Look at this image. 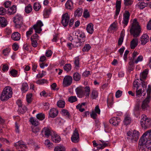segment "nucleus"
I'll return each mask as SVG.
<instances>
[{"mask_svg":"<svg viewBox=\"0 0 151 151\" xmlns=\"http://www.w3.org/2000/svg\"><path fill=\"white\" fill-rule=\"evenodd\" d=\"M6 12V10L3 7H0V15H4Z\"/></svg>","mask_w":151,"mask_h":151,"instance_id":"052dcab7","label":"nucleus"},{"mask_svg":"<svg viewBox=\"0 0 151 151\" xmlns=\"http://www.w3.org/2000/svg\"><path fill=\"white\" fill-rule=\"evenodd\" d=\"M43 25L42 22L41 20H38V34H40L42 31L41 27Z\"/></svg>","mask_w":151,"mask_h":151,"instance_id":"5fc2aeb1","label":"nucleus"},{"mask_svg":"<svg viewBox=\"0 0 151 151\" xmlns=\"http://www.w3.org/2000/svg\"><path fill=\"white\" fill-rule=\"evenodd\" d=\"M9 52L10 50L8 48H6L3 50V54L4 56H7L8 55Z\"/></svg>","mask_w":151,"mask_h":151,"instance_id":"69168bd1","label":"nucleus"},{"mask_svg":"<svg viewBox=\"0 0 151 151\" xmlns=\"http://www.w3.org/2000/svg\"><path fill=\"white\" fill-rule=\"evenodd\" d=\"M52 11V9L51 7L45 8L43 11L44 17L45 18H48L51 14Z\"/></svg>","mask_w":151,"mask_h":151,"instance_id":"dca6fc26","label":"nucleus"},{"mask_svg":"<svg viewBox=\"0 0 151 151\" xmlns=\"http://www.w3.org/2000/svg\"><path fill=\"white\" fill-rule=\"evenodd\" d=\"M86 30L88 33L90 34H92L93 32V25L90 23L87 25Z\"/></svg>","mask_w":151,"mask_h":151,"instance_id":"c85d7f7f","label":"nucleus"},{"mask_svg":"<svg viewBox=\"0 0 151 151\" xmlns=\"http://www.w3.org/2000/svg\"><path fill=\"white\" fill-rule=\"evenodd\" d=\"M29 121L32 125V132L35 133H36L38 132V128L37 127L38 122L33 117H31L30 118Z\"/></svg>","mask_w":151,"mask_h":151,"instance_id":"6e6552de","label":"nucleus"},{"mask_svg":"<svg viewBox=\"0 0 151 151\" xmlns=\"http://www.w3.org/2000/svg\"><path fill=\"white\" fill-rule=\"evenodd\" d=\"M45 118V115L42 113H38V120L40 121L43 120Z\"/></svg>","mask_w":151,"mask_h":151,"instance_id":"4d7b16f0","label":"nucleus"},{"mask_svg":"<svg viewBox=\"0 0 151 151\" xmlns=\"http://www.w3.org/2000/svg\"><path fill=\"white\" fill-rule=\"evenodd\" d=\"M77 101L76 96H71L68 99V101L71 103H73Z\"/></svg>","mask_w":151,"mask_h":151,"instance_id":"79ce46f5","label":"nucleus"},{"mask_svg":"<svg viewBox=\"0 0 151 151\" xmlns=\"http://www.w3.org/2000/svg\"><path fill=\"white\" fill-rule=\"evenodd\" d=\"M9 98H11V96H8L6 94L2 92L1 95L0 96V99L1 101H4L8 100Z\"/></svg>","mask_w":151,"mask_h":151,"instance_id":"7c9ffc66","label":"nucleus"},{"mask_svg":"<svg viewBox=\"0 0 151 151\" xmlns=\"http://www.w3.org/2000/svg\"><path fill=\"white\" fill-rule=\"evenodd\" d=\"M138 40L137 38L132 39L130 42V47L131 49H134L137 45Z\"/></svg>","mask_w":151,"mask_h":151,"instance_id":"393cba45","label":"nucleus"},{"mask_svg":"<svg viewBox=\"0 0 151 151\" xmlns=\"http://www.w3.org/2000/svg\"><path fill=\"white\" fill-rule=\"evenodd\" d=\"M27 110V108L26 107L24 106H22L19 108H18V111L19 113L23 114Z\"/></svg>","mask_w":151,"mask_h":151,"instance_id":"58836bf2","label":"nucleus"},{"mask_svg":"<svg viewBox=\"0 0 151 151\" xmlns=\"http://www.w3.org/2000/svg\"><path fill=\"white\" fill-rule=\"evenodd\" d=\"M116 28V24L115 22H113L110 26L109 29L111 31L114 30Z\"/></svg>","mask_w":151,"mask_h":151,"instance_id":"0e129e2a","label":"nucleus"},{"mask_svg":"<svg viewBox=\"0 0 151 151\" xmlns=\"http://www.w3.org/2000/svg\"><path fill=\"white\" fill-rule=\"evenodd\" d=\"M61 23L64 27H66L68 25L71 27L74 23V19L72 18L70 20V17L68 13L63 14L62 16Z\"/></svg>","mask_w":151,"mask_h":151,"instance_id":"20e7f679","label":"nucleus"},{"mask_svg":"<svg viewBox=\"0 0 151 151\" xmlns=\"http://www.w3.org/2000/svg\"><path fill=\"white\" fill-rule=\"evenodd\" d=\"M84 91L83 87H79L77 88L75 91L78 97L81 98L85 95L86 96H89L90 91V89L89 86H86L85 88Z\"/></svg>","mask_w":151,"mask_h":151,"instance_id":"7ed1b4c3","label":"nucleus"},{"mask_svg":"<svg viewBox=\"0 0 151 151\" xmlns=\"http://www.w3.org/2000/svg\"><path fill=\"white\" fill-rule=\"evenodd\" d=\"M17 11V7L15 5H13L8 10V13L10 15L14 14Z\"/></svg>","mask_w":151,"mask_h":151,"instance_id":"cd10ccee","label":"nucleus"},{"mask_svg":"<svg viewBox=\"0 0 151 151\" xmlns=\"http://www.w3.org/2000/svg\"><path fill=\"white\" fill-rule=\"evenodd\" d=\"M81 40H79V41L78 42H74L73 44L74 45L75 47H78L81 45L82 42H83Z\"/></svg>","mask_w":151,"mask_h":151,"instance_id":"8fccbe9b","label":"nucleus"},{"mask_svg":"<svg viewBox=\"0 0 151 151\" xmlns=\"http://www.w3.org/2000/svg\"><path fill=\"white\" fill-rule=\"evenodd\" d=\"M65 147L59 145L55 147L54 151H65Z\"/></svg>","mask_w":151,"mask_h":151,"instance_id":"f704fd0d","label":"nucleus"},{"mask_svg":"<svg viewBox=\"0 0 151 151\" xmlns=\"http://www.w3.org/2000/svg\"><path fill=\"white\" fill-rule=\"evenodd\" d=\"M135 63L133 61L130 60L129 63L128 70L130 71H132L134 68V64Z\"/></svg>","mask_w":151,"mask_h":151,"instance_id":"72a5a7b5","label":"nucleus"},{"mask_svg":"<svg viewBox=\"0 0 151 151\" xmlns=\"http://www.w3.org/2000/svg\"><path fill=\"white\" fill-rule=\"evenodd\" d=\"M121 122L120 118L118 117L112 118L109 121V123L114 126H118Z\"/></svg>","mask_w":151,"mask_h":151,"instance_id":"2eb2a0df","label":"nucleus"},{"mask_svg":"<svg viewBox=\"0 0 151 151\" xmlns=\"http://www.w3.org/2000/svg\"><path fill=\"white\" fill-rule=\"evenodd\" d=\"M51 137L52 141L55 143H58L60 141L61 138L60 137L55 133Z\"/></svg>","mask_w":151,"mask_h":151,"instance_id":"5701e85b","label":"nucleus"},{"mask_svg":"<svg viewBox=\"0 0 151 151\" xmlns=\"http://www.w3.org/2000/svg\"><path fill=\"white\" fill-rule=\"evenodd\" d=\"M72 78L70 76H67L65 77L63 81L64 87H68L70 86L72 82Z\"/></svg>","mask_w":151,"mask_h":151,"instance_id":"1a4fd4ad","label":"nucleus"},{"mask_svg":"<svg viewBox=\"0 0 151 151\" xmlns=\"http://www.w3.org/2000/svg\"><path fill=\"white\" fill-rule=\"evenodd\" d=\"M13 22L16 25L21 26L23 23V18L21 15L17 14L14 17Z\"/></svg>","mask_w":151,"mask_h":151,"instance_id":"9d476101","label":"nucleus"},{"mask_svg":"<svg viewBox=\"0 0 151 151\" xmlns=\"http://www.w3.org/2000/svg\"><path fill=\"white\" fill-rule=\"evenodd\" d=\"M143 57L142 55L139 56L137 59L134 61V62L135 64H137L138 62L141 61L143 60Z\"/></svg>","mask_w":151,"mask_h":151,"instance_id":"6e6d98bb","label":"nucleus"},{"mask_svg":"<svg viewBox=\"0 0 151 151\" xmlns=\"http://www.w3.org/2000/svg\"><path fill=\"white\" fill-rule=\"evenodd\" d=\"M74 63L76 67H79V60L78 58H75Z\"/></svg>","mask_w":151,"mask_h":151,"instance_id":"338daca9","label":"nucleus"},{"mask_svg":"<svg viewBox=\"0 0 151 151\" xmlns=\"http://www.w3.org/2000/svg\"><path fill=\"white\" fill-rule=\"evenodd\" d=\"M91 48V46L89 44H86L82 49V51L84 52L88 51Z\"/></svg>","mask_w":151,"mask_h":151,"instance_id":"a18cd8bd","label":"nucleus"},{"mask_svg":"<svg viewBox=\"0 0 151 151\" xmlns=\"http://www.w3.org/2000/svg\"><path fill=\"white\" fill-rule=\"evenodd\" d=\"M121 1L117 0L116 2V12L115 15V17H117L119 14L121 7Z\"/></svg>","mask_w":151,"mask_h":151,"instance_id":"f3484780","label":"nucleus"},{"mask_svg":"<svg viewBox=\"0 0 151 151\" xmlns=\"http://www.w3.org/2000/svg\"><path fill=\"white\" fill-rule=\"evenodd\" d=\"M65 104L64 101L60 100L57 102V105L60 108H63L65 107Z\"/></svg>","mask_w":151,"mask_h":151,"instance_id":"a19ab883","label":"nucleus"},{"mask_svg":"<svg viewBox=\"0 0 151 151\" xmlns=\"http://www.w3.org/2000/svg\"><path fill=\"white\" fill-rule=\"evenodd\" d=\"M11 38L14 41L19 40L21 38L20 35L18 32H14L12 34Z\"/></svg>","mask_w":151,"mask_h":151,"instance_id":"4be33fe9","label":"nucleus"},{"mask_svg":"<svg viewBox=\"0 0 151 151\" xmlns=\"http://www.w3.org/2000/svg\"><path fill=\"white\" fill-rule=\"evenodd\" d=\"M130 16V14L129 12L128 11H126L125 13L123 14V20L122 21V23L124 24V27L127 25Z\"/></svg>","mask_w":151,"mask_h":151,"instance_id":"9b49d317","label":"nucleus"},{"mask_svg":"<svg viewBox=\"0 0 151 151\" xmlns=\"http://www.w3.org/2000/svg\"><path fill=\"white\" fill-rule=\"evenodd\" d=\"M44 132L45 137H47L50 136L52 137L54 133L51 129L47 127H45L43 129L41 132Z\"/></svg>","mask_w":151,"mask_h":151,"instance_id":"4468645a","label":"nucleus"},{"mask_svg":"<svg viewBox=\"0 0 151 151\" xmlns=\"http://www.w3.org/2000/svg\"><path fill=\"white\" fill-rule=\"evenodd\" d=\"M137 81H139L138 79L135 80L134 82L133 83V86L134 88H136V96L137 97H139L140 96L142 95V93H143L144 95L143 96H145L146 93H143L145 89L144 88H139V86H140L141 84L138 82Z\"/></svg>","mask_w":151,"mask_h":151,"instance_id":"0eeeda50","label":"nucleus"},{"mask_svg":"<svg viewBox=\"0 0 151 151\" xmlns=\"http://www.w3.org/2000/svg\"><path fill=\"white\" fill-rule=\"evenodd\" d=\"M124 36L121 33L119 37L118 40V45L119 46L122 45L123 41Z\"/></svg>","mask_w":151,"mask_h":151,"instance_id":"c03bdc74","label":"nucleus"},{"mask_svg":"<svg viewBox=\"0 0 151 151\" xmlns=\"http://www.w3.org/2000/svg\"><path fill=\"white\" fill-rule=\"evenodd\" d=\"M62 112L63 114L65 116H67L68 117L70 116V113L68 111L65 109L62 110Z\"/></svg>","mask_w":151,"mask_h":151,"instance_id":"13d9d810","label":"nucleus"},{"mask_svg":"<svg viewBox=\"0 0 151 151\" xmlns=\"http://www.w3.org/2000/svg\"><path fill=\"white\" fill-rule=\"evenodd\" d=\"M140 109V106L139 104L136 105L134 109V112L135 114H139V110Z\"/></svg>","mask_w":151,"mask_h":151,"instance_id":"603ef678","label":"nucleus"},{"mask_svg":"<svg viewBox=\"0 0 151 151\" xmlns=\"http://www.w3.org/2000/svg\"><path fill=\"white\" fill-rule=\"evenodd\" d=\"M140 151H151V129L144 133L139 142Z\"/></svg>","mask_w":151,"mask_h":151,"instance_id":"f257e3e1","label":"nucleus"},{"mask_svg":"<svg viewBox=\"0 0 151 151\" xmlns=\"http://www.w3.org/2000/svg\"><path fill=\"white\" fill-rule=\"evenodd\" d=\"M75 35L77 36L78 37H79L81 38V39L80 40H81L83 42L85 41L86 39V36L84 32H80L79 31H77L75 33Z\"/></svg>","mask_w":151,"mask_h":151,"instance_id":"412c9836","label":"nucleus"},{"mask_svg":"<svg viewBox=\"0 0 151 151\" xmlns=\"http://www.w3.org/2000/svg\"><path fill=\"white\" fill-rule=\"evenodd\" d=\"M83 16L85 18H87L89 17L90 15L87 10H86L84 11Z\"/></svg>","mask_w":151,"mask_h":151,"instance_id":"774afa93","label":"nucleus"},{"mask_svg":"<svg viewBox=\"0 0 151 151\" xmlns=\"http://www.w3.org/2000/svg\"><path fill=\"white\" fill-rule=\"evenodd\" d=\"M72 141L75 143L78 142L79 140V134L77 130L75 129L71 137Z\"/></svg>","mask_w":151,"mask_h":151,"instance_id":"ddd939ff","label":"nucleus"},{"mask_svg":"<svg viewBox=\"0 0 151 151\" xmlns=\"http://www.w3.org/2000/svg\"><path fill=\"white\" fill-rule=\"evenodd\" d=\"M2 92L7 94L8 96L9 95V96H11V97H12V88L9 86H7L4 88Z\"/></svg>","mask_w":151,"mask_h":151,"instance_id":"a211bd4d","label":"nucleus"},{"mask_svg":"<svg viewBox=\"0 0 151 151\" xmlns=\"http://www.w3.org/2000/svg\"><path fill=\"white\" fill-rule=\"evenodd\" d=\"M0 24L2 27H5L7 25V22L6 19L2 17H0Z\"/></svg>","mask_w":151,"mask_h":151,"instance_id":"2f4dec72","label":"nucleus"},{"mask_svg":"<svg viewBox=\"0 0 151 151\" xmlns=\"http://www.w3.org/2000/svg\"><path fill=\"white\" fill-rule=\"evenodd\" d=\"M150 97H146L142 101L141 107L142 110H146L148 107H149V104L150 101L151 100L149 98Z\"/></svg>","mask_w":151,"mask_h":151,"instance_id":"f8f14e48","label":"nucleus"},{"mask_svg":"<svg viewBox=\"0 0 151 151\" xmlns=\"http://www.w3.org/2000/svg\"><path fill=\"white\" fill-rule=\"evenodd\" d=\"M131 119L130 117L127 116L125 117L124 121V124L127 125L131 123Z\"/></svg>","mask_w":151,"mask_h":151,"instance_id":"e433bc0d","label":"nucleus"},{"mask_svg":"<svg viewBox=\"0 0 151 151\" xmlns=\"http://www.w3.org/2000/svg\"><path fill=\"white\" fill-rule=\"evenodd\" d=\"M138 54L139 53L138 52L134 51L132 53V57L129 60L134 61L135 60V58Z\"/></svg>","mask_w":151,"mask_h":151,"instance_id":"864d4df0","label":"nucleus"},{"mask_svg":"<svg viewBox=\"0 0 151 151\" xmlns=\"http://www.w3.org/2000/svg\"><path fill=\"white\" fill-rule=\"evenodd\" d=\"M98 96V92L95 90H93L92 91L91 94V98L92 99H95Z\"/></svg>","mask_w":151,"mask_h":151,"instance_id":"ea45409f","label":"nucleus"},{"mask_svg":"<svg viewBox=\"0 0 151 151\" xmlns=\"http://www.w3.org/2000/svg\"><path fill=\"white\" fill-rule=\"evenodd\" d=\"M127 135L128 136L127 137V139L128 140H133L132 133V132L130 131L128 132L127 133Z\"/></svg>","mask_w":151,"mask_h":151,"instance_id":"de8ad7c7","label":"nucleus"},{"mask_svg":"<svg viewBox=\"0 0 151 151\" xmlns=\"http://www.w3.org/2000/svg\"><path fill=\"white\" fill-rule=\"evenodd\" d=\"M148 73V70L147 69H146L144 70L140 73V79L141 81H142L143 80H144L146 79L147 77Z\"/></svg>","mask_w":151,"mask_h":151,"instance_id":"a878e982","label":"nucleus"},{"mask_svg":"<svg viewBox=\"0 0 151 151\" xmlns=\"http://www.w3.org/2000/svg\"><path fill=\"white\" fill-rule=\"evenodd\" d=\"M43 109L45 110H47L50 108V104L48 102L43 103Z\"/></svg>","mask_w":151,"mask_h":151,"instance_id":"3c124183","label":"nucleus"},{"mask_svg":"<svg viewBox=\"0 0 151 151\" xmlns=\"http://www.w3.org/2000/svg\"><path fill=\"white\" fill-rule=\"evenodd\" d=\"M64 70L67 72L70 71L71 68V65L69 64H66L64 66Z\"/></svg>","mask_w":151,"mask_h":151,"instance_id":"49530a36","label":"nucleus"},{"mask_svg":"<svg viewBox=\"0 0 151 151\" xmlns=\"http://www.w3.org/2000/svg\"><path fill=\"white\" fill-rule=\"evenodd\" d=\"M147 5V4L144 2H142L140 3L139 6L140 9H142L145 8V7H146Z\"/></svg>","mask_w":151,"mask_h":151,"instance_id":"680f3d73","label":"nucleus"},{"mask_svg":"<svg viewBox=\"0 0 151 151\" xmlns=\"http://www.w3.org/2000/svg\"><path fill=\"white\" fill-rule=\"evenodd\" d=\"M32 97V94L31 93L27 94L26 96V99L27 102L28 103H30L32 101L31 97Z\"/></svg>","mask_w":151,"mask_h":151,"instance_id":"bf43d9fd","label":"nucleus"},{"mask_svg":"<svg viewBox=\"0 0 151 151\" xmlns=\"http://www.w3.org/2000/svg\"><path fill=\"white\" fill-rule=\"evenodd\" d=\"M22 86L21 90L23 92L25 93L28 90V86L27 83H23Z\"/></svg>","mask_w":151,"mask_h":151,"instance_id":"4c0bfd02","label":"nucleus"},{"mask_svg":"<svg viewBox=\"0 0 151 151\" xmlns=\"http://www.w3.org/2000/svg\"><path fill=\"white\" fill-rule=\"evenodd\" d=\"M139 132L138 131L134 130L132 133L133 140L136 141L139 139Z\"/></svg>","mask_w":151,"mask_h":151,"instance_id":"c756f323","label":"nucleus"},{"mask_svg":"<svg viewBox=\"0 0 151 151\" xmlns=\"http://www.w3.org/2000/svg\"><path fill=\"white\" fill-rule=\"evenodd\" d=\"M148 39L149 37L146 34H143L141 36L140 39L141 44L143 45L145 44L147 42Z\"/></svg>","mask_w":151,"mask_h":151,"instance_id":"b1692460","label":"nucleus"},{"mask_svg":"<svg viewBox=\"0 0 151 151\" xmlns=\"http://www.w3.org/2000/svg\"><path fill=\"white\" fill-rule=\"evenodd\" d=\"M58 113V111L55 108L51 109L49 113L50 116L52 118H54L57 116Z\"/></svg>","mask_w":151,"mask_h":151,"instance_id":"aec40b11","label":"nucleus"},{"mask_svg":"<svg viewBox=\"0 0 151 151\" xmlns=\"http://www.w3.org/2000/svg\"><path fill=\"white\" fill-rule=\"evenodd\" d=\"M15 146L17 148H22L23 147L25 148H27V146L25 143L22 140L18 141L17 143L15 144Z\"/></svg>","mask_w":151,"mask_h":151,"instance_id":"bb28decb","label":"nucleus"},{"mask_svg":"<svg viewBox=\"0 0 151 151\" xmlns=\"http://www.w3.org/2000/svg\"><path fill=\"white\" fill-rule=\"evenodd\" d=\"M124 4L126 6L131 5L132 3L131 0H124Z\"/></svg>","mask_w":151,"mask_h":151,"instance_id":"e2e57ef3","label":"nucleus"},{"mask_svg":"<svg viewBox=\"0 0 151 151\" xmlns=\"http://www.w3.org/2000/svg\"><path fill=\"white\" fill-rule=\"evenodd\" d=\"M32 6L31 5L29 4L25 7V12L27 14H28L32 11Z\"/></svg>","mask_w":151,"mask_h":151,"instance_id":"37998d69","label":"nucleus"},{"mask_svg":"<svg viewBox=\"0 0 151 151\" xmlns=\"http://www.w3.org/2000/svg\"><path fill=\"white\" fill-rule=\"evenodd\" d=\"M10 73L12 76L13 77H16L17 76L18 71L15 69L12 70Z\"/></svg>","mask_w":151,"mask_h":151,"instance_id":"09e8293b","label":"nucleus"},{"mask_svg":"<svg viewBox=\"0 0 151 151\" xmlns=\"http://www.w3.org/2000/svg\"><path fill=\"white\" fill-rule=\"evenodd\" d=\"M83 12V9L80 8H78L75 12L74 15L75 17H79L81 16Z\"/></svg>","mask_w":151,"mask_h":151,"instance_id":"473e14b6","label":"nucleus"},{"mask_svg":"<svg viewBox=\"0 0 151 151\" xmlns=\"http://www.w3.org/2000/svg\"><path fill=\"white\" fill-rule=\"evenodd\" d=\"M66 9L70 10H72L74 8L73 3L71 0H68L65 4Z\"/></svg>","mask_w":151,"mask_h":151,"instance_id":"6ab92c4d","label":"nucleus"},{"mask_svg":"<svg viewBox=\"0 0 151 151\" xmlns=\"http://www.w3.org/2000/svg\"><path fill=\"white\" fill-rule=\"evenodd\" d=\"M81 77V75L77 72L75 73L73 76V79L76 81H78L80 80Z\"/></svg>","mask_w":151,"mask_h":151,"instance_id":"c9c22d12","label":"nucleus"},{"mask_svg":"<svg viewBox=\"0 0 151 151\" xmlns=\"http://www.w3.org/2000/svg\"><path fill=\"white\" fill-rule=\"evenodd\" d=\"M141 32V28L139 25H132L130 30L131 35L134 38L139 36Z\"/></svg>","mask_w":151,"mask_h":151,"instance_id":"423d86ee","label":"nucleus"},{"mask_svg":"<svg viewBox=\"0 0 151 151\" xmlns=\"http://www.w3.org/2000/svg\"><path fill=\"white\" fill-rule=\"evenodd\" d=\"M141 117L140 122L142 127L146 129L150 127L151 126V119L148 118L145 114H142Z\"/></svg>","mask_w":151,"mask_h":151,"instance_id":"39448f33","label":"nucleus"},{"mask_svg":"<svg viewBox=\"0 0 151 151\" xmlns=\"http://www.w3.org/2000/svg\"><path fill=\"white\" fill-rule=\"evenodd\" d=\"M34 29L35 33L33 35L30 37L31 45L34 47H36L38 45V21L36 22L32 28H30L29 30L26 33V36L27 38H29V36L33 32V30Z\"/></svg>","mask_w":151,"mask_h":151,"instance_id":"f03ea898","label":"nucleus"}]
</instances>
